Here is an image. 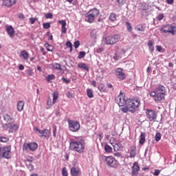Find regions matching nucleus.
I'll return each mask as SVG.
<instances>
[{
  "label": "nucleus",
  "instance_id": "f257e3e1",
  "mask_svg": "<svg viewBox=\"0 0 176 176\" xmlns=\"http://www.w3.org/2000/svg\"><path fill=\"white\" fill-rule=\"evenodd\" d=\"M116 102L119 107H123L121 108V111L124 113H127L128 112L135 113L141 105V100L140 98H135L133 99H126V98L122 95V91L120 93V95L116 98Z\"/></svg>",
  "mask_w": 176,
  "mask_h": 176
},
{
  "label": "nucleus",
  "instance_id": "f03ea898",
  "mask_svg": "<svg viewBox=\"0 0 176 176\" xmlns=\"http://www.w3.org/2000/svg\"><path fill=\"white\" fill-rule=\"evenodd\" d=\"M85 140L82 138H78L76 140H72L69 143V148L71 151L77 152L78 153H83L85 152Z\"/></svg>",
  "mask_w": 176,
  "mask_h": 176
},
{
  "label": "nucleus",
  "instance_id": "7ed1b4c3",
  "mask_svg": "<svg viewBox=\"0 0 176 176\" xmlns=\"http://www.w3.org/2000/svg\"><path fill=\"white\" fill-rule=\"evenodd\" d=\"M151 97H153L155 102H160L162 100H164L166 96V87L160 85L154 91L150 92Z\"/></svg>",
  "mask_w": 176,
  "mask_h": 176
},
{
  "label": "nucleus",
  "instance_id": "20e7f679",
  "mask_svg": "<svg viewBox=\"0 0 176 176\" xmlns=\"http://www.w3.org/2000/svg\"><path fill=\"white\" fill-rule=\"evenodd\" d=\"M98 14H100V10L97 8H94L89 10L85 15V20L87 23L91 24V23H94V20L96 17H98Z\"/></svg>",
  "mask_w": 176,
  "mask_h": 176
},
{
  "label": "nucleus",
  "instance_id": "39448f33",
  "mask_svg": "<svg viewBox=\"0 0 176 176\" xmlns=\"http://www.w3.org/2000/svg\"><path fill=\"white\" fill-rule=\"evenodd\" d=\"M102 160L109 166V167H112L113 168H118L120 164L112 156H103Z\"/></svg>",
  "mask_w": 176,
  "mask_h": 176
},
{
  "label": "nucleus",
  "instance_id": "423d86ee",
  "mask_svg": "<svg viewBox=\"0 0 176 176\" xmlns=\"http://www.w3.org/2000/svg\"><path fill=\"white\" fill-rule=\"evenodd\" d=\"M12 147L10 146L0 147V159H10Z\"/></svg>",
  "mask_w": 176,
  "mask_h": 176
},
{
  "label": "nucleus",
  "instance_id": "0eeeda50",
  "mask_svg": "<svg viewBox=\"0 0 176 176\" xmlns=\"http://www.w3.org/2000/svg\"><path fill=\"white\" fill-rule=\"evenodd\" d=\"M160 32L164 34H171V35H175L176 34V27L173 25H164L160 29Z\"/></svg>",
  "mask_w": 176,
  "mask_h": 176
},
{
  "label": "nucleus",
  "instance_id": "6e6552de",
  "mask_svg": "<svg viewBox=\"0 0 176 176\" xmlns=\"http://www.w3.org/2000/svg\"><path fill=\"white\" fill-rule=\"evenodd\" d=\"M67 123L69 124V129L73 133H76L78 130H80V124L76 120H68Z\"/></svg>",
  "mask_w": 176,
  "mask_h": 176
},
{
  "label": "nucleus",
  "instance_id": "1a4fd4ad",
  "mask_svg": "<svg viewBox=\"0 0 176 176\" xmlns=\"http://www.w3.org/2000/svg\"><path fill=\"white\" fill-rule=\"evenodd\" d=\"M145 113L148 122H156V119H157V113L156 111L147 109H146Z\"/></svg>",
  "mask_w": 176,
  "mask_h": 176
},
{
  "label": "nucleus",
  "instance_id": "9d476101",
  "mask_svg": "<svg viewBox=\"0 0 176 176\" xmlns=\"http://www.w3.org/2000/svg\"><path fill=\"white\" fill-rule=\"evenodd\" d=\"M23 151H31L32 152H35L38 149V144L36 142H31V143H24Z\"/></svg>",
  "mask_w": 176,
  "mask_h": 176
},
{
  "label": "nucleus",
  "instance_id": "9b49d317",
  "mask_svg": "<svg viewBox=\"0 0 176 176\" xmlns=\"http://www.w3.org/2000/svg\"><path fill=\"white\" fill-rule=\"evenodd\" d=\"M35 130L40 134L39 137H44L45 140H49V138H50V135H52V132L49 129L41 130L38 128H35Z\"/></svg>",
  "mask_w": 176,
  "mask_h": 176
},
{
  "label": "nucleus",
  "instance_id": "f8f14e48",
  "mask_svg": "<svg viewBox=\"0 0 176 176\" xmlns=\"http://www.w3.org/2000/svg\"><path fill=\"white\" fill-rule=\"evenodd\" d=\"M120 39V36L119 35H115L113 37L107 36L105 38L106 45H115V43L119 42Z\"/></svg>",
  "mask_w": 176,
  "mask_h": 176
},
{
  "label": "nucleus",
  "instance_id": "ddd939ff",
  "mask_svg": "<svg viewBox=\"0 0 176 176\" xmlns=\"http://www.w3.org/2000/svg\"><path fill=\"white\" fill-rule=\"evenodd\" d=\"M116 76L118 78V79H120L121 80H124L126 79V74L123 72L122 68H117L115 71Z\"/></svg>",
  "mask_w": 176,
  "mask_h": 176
},
{
  "label": "nucleus",
  "instance_id": "4468645a",
  "mask_svg": "<svg viewBox=\"0 0 176 176\" xmlns=\"http://www.w3.org/2000/svg\"><path fill=\"white\" fill-rule=\"evenodd\" d=\"M5 126H6L8 133H16L19 130V124H10L9 125L6 124Z\"/></svg>",
  "mask_w": 176,
  "mask_h": 176
},
{
  "label": "nucleus",
  "instance_id": "2eb2a0df",
  "mask_svg": "<svg viewBox=\"0 0 176 176\" xmlns=\"http://www.w3.org/2000/svg\"><path fill=\"white\" fill-rule=\"evenodd\" d=\"M16 3V0H3L2 6L6 8H11Z\"/></svg>",
  "mask_w": 176,
  "mask_h": 176
},
{
  "label": "nucleus",
  "instance_id": "dca6fc26",
  "mask_svg": "<svg viewBox=\"0 0 176 176\" xmlns=\"http://www.w3.org/2000/svg\"><path fill=\"white\" fill-rule=\"evenodd\" d=\"M58 24L61 25L62 34H67V22L64 20L58 21Z\"/></svg>",
  "mask_w": 176,
  "mask_h": 176
},
{
  "label": "nucleus",
  "instance_id": "f3484780",
  "mask_svg": "<svg viewBox=\"0 0 176 176\" xmlns=\"http://www.w3.org/2000/svg\"><path fill=\"white\" fill-rule=\"evenodd\" d=\"M138 171H140V166L138 165V162H135L132 167V175H138Z\"/></svg>",
  "mask_w": 176,
  "mask_h": 176
},
{
  "label": "nucleus",
  "instance_id": "a211bd4d",
  "mask_svg": "<svg viewBox=\"0 0 176 176\" xmlns=\"http://www.w3.org/2000/svg\"><path fill=\"white\" fill-rule=\"evenodd\" d=\"M70 173L72 176H79L80 169H79L78 167H72L70 169Z\"/></svg>",
  "mask_w": 176,
  "mask_h": 176
},
{
  "label": "nucleus",
  "instance_id": "6ab92c4d",
  "mask_svg": "<svg viewBox=\"0 0 176 176\" xmlns=\"http://www.w3.org/2000/svg\"><path fill=\"white\" fill-rule=\"evenodd\" d=\"M4 120H6V122H7V123H8V125L12 124V123H13L14 122V119H13V118L10 117V116H9L8 114H6L4 116Z\"/></svg>",
  "mask_w": 176,
  "mask_h": 176
},
{
  "label": "nucleus",
  "instance_id": "aec40b11",
  "mask_svg": "<svg viewBox=\"0 0 176 176\" xmlns=\"http://www.w3.org/2000/svg\"><path fill=\"white\" fill-rule=\"evenodd\" d=\"M7 34L11 37L14 36V28L13 26H9L6 28Z\"/></svg>",
  "mask_w": 176,
  "mask_h": 176
},
{
  "label": "nucleus",
  "instance_id": "412c9836",
  "mask_svg": "<svg viewBox=\"0 0 176 176\" xmlns=\"http://www.w3.org/2000/svg\"><path fill=\"white\" fill-rule=\"evenodd\" d=\"M145 137H146V133L144 132H141L139 140V144H140V145H144L145 143Z\"/></svg>",
  "mask_w": 176,
  "mask_h": 176
},
{
  "label": "nucleus",
  "instance_id": "4be33fe9",
  "mask_svg": "<svg viewBox=\"0 0 176 176\" xmlns=\"http://www.w3.org/2000/svg\"><path fill=\"white\" fill-rule=\"evenodd\" d=\"M109 142L113 146H118V148H120V146H122V144L119 143H116V138H111Z\"/></svg>",
  "mask_w": 176,
  "mask_h": 176
},
{
  "label": "nucleus",
  "instance_id": "5701e85b",
  "mask_svg": "<svg viewBox=\"0 0 176 176\" xmlns=\"http://www.w3.org/2000/svg\"><path fill=\"white\" fill-rule=\"evenodd\" d=\"M20 57H23V60H28V58L30 57V54L27 52L25 50H23L21 52Z\"/></svg>",
  "mask_w": 176,
  "mask_h": 176
},
{
  "label": "nucleus",
  "instance_id": "b1692460",
  "mask_svg": "<svg viewBox=\"0 0 176 176\" xmlns=\"http://www.w3.org/2000/svg\"><path fill=\"white\" fill-rule=\"evenodd\" d=\"M56 104V102L54 100H52V98H48L47 101V109H50L51 107H53Z\"/></svg>",
  "mask_w": 176,
  "mask_h": 176
},
{
  "label": "nucleus",
  "instance_id": "393cba45",
  "mask_svg": "<svg viewBox=\"0 0 176 176\" xmlns=\"http://www.w3.org/2000/svg\"><path fill=\"white\" fill-rule=\"evenodd\" d=\"M24 102H23L22 100H19L17 104V109L19 111V112H21V111H23V109H24Z\"/></svg>",
  "mask_w": 176,
  "mask_h": 176
},
{
  "label": "nucleus",
  "instance_id": "a878e982",
  "mask_svg": "<svg viewBox=\"0 0 176 176\" xmlns=\"http://www.w3.org/2000/svg\"><path fill=\"white\" fill-rule=\"evenodd\" d=\"M129 153H130L129 157H131V158L135 157V155H136L135 146L131 147Z\"/></svg>",
  "mask_w": 176,
  "mask_h": 176
},
{
  "label": "nucleus",
  "instance_id": "bb28decb",
  "mask_svg": "<svg viewBox=\"0 0 176 176\" xmlns=\"http://www.w3.org/2000/svg\"><path fill=\"white\" fill-rule=\"evenodd\" d=\"M78 68H82L85 71H89V66L86 63H80L78 65Z\"/></svg>",
  "mask_w": 176,
  "mask_h": 176
},
{
  "label": "nucleus",
  "instance_id": "cd10ccee",
  "mask_svg": "<svg viewBox=\"0 0 176 176\" xmlns=\"http://www.w3.org/2000/svg\"><path fill=\"white\" fill-rule=\"evenodd\" d=\"M104 151L107 153H112V147L108 144H105Z\"/></svg>",
  "mask_w": 176,
  "mask_h": 176
},
{
  "label": "nucleus",
  "instance_id": "c85d7f7f",
  "mask_svg": "<svg viewBox=\"0 0 176 176\" xmlns=\"http://www.w3.org/2000/svg\"><path fill=\"white\" fill-rule=\"evenodd\" d=\"M145 28H146V24L143 23L140 25V28H137V31H141L142 32H144L145 31Z\"/></svg>",
  "mask_w": 176,
  "mask_h": 176
},
{
  "label": "nucleus",
  "instance_id": "c756f323",
  "mask_svg": "<svg viewBox=\"0 0 176 176\" xmlns=\"http://www.w3.org/2000/svg\"><path fill=\"white\" fill-rule=\"evenodd\" d=\"M87 94L89 98H93V97H94V95L93 94V90L90 89H87Z\"/></svg>",
  "mask_w": 176,
  "mask_h": 176
},
{
  "label": "nucleus",
  "instance_id": "7c9ffc66",
  "mask_svg": "<svg viewBox=\"0 0 176 176\" xmlns=\"http://www.w3.org/2000/svg\"><path fill=\"white\" fill-rule=\"evenodd\" d=\"M109 20H110V21H116V14L111 13L109 17Z\"/></svg>",
  "mask_w": 176,
  "mask_h": 176
},
{
  "label": "nucleus",
  "instance_id": "2f4dec72",
  "mask_svg": "<svg viewBox=\"0 0 176 176\" xmlns=\"http://www.w3.org/2000/svg\"><path fill=\"white\" fill-rule=\"evenodd\" d=\"M53 96V100H54V102H57V100L58 98V92L57 91H54L52 94Z\"/></svg>",
  "mask_w": 176,
  "mask_h": 176
},
{
  "label": "nucleus",
  "instance_id": "473e14b6",
  "mask_svg": "<svg viewBox=\"0 0 176 176\" xmlns=\"http://www.w3.org/2000/svg\"><path fill=\"white\" fill-rule=\"evenodd\" d=\"M155 140L157 142H159V141H160V140H162V134H160V133H157L155 134Z\"/></svg>",
  "mask_w": 176,
  "mask_h": 176
},
{
  "label": "nucleus",
  "instance_id": "72a5a7b5",
  "mask_svg": "<svg viewBox=\"0 0 176 176\" xmlns=\"http://www.w3.org/2000/svg\"><path fill=\"white\" fill-rule=\"evenodd\" d=\"M52 67L53 68H54V69L61 70V65L58 63H53Z\"/></svg>",
  "mask_w": 176,
  "mask_h": 176
},
{
  "label": "nucleus",
  "instance_id": "f704fd0d",
  "mask_svg": "<svg viewBox=\"0 0 176 176\" xmlns=\"http://www.w3.org/2000/svg\"><path fill=\"white\" fill-rule=\"evenodd\" d=\"M105 50V48L104 47H99L98 48L95 49L96 53H102Z\"/></svg>",
  "mask_w": 176,
  "mask_h": 176
},
{
  "label": "nucleus",
  "instance_id": "c9c22d12",
  "mask_svg": "<svg viewBox=\"0 0 176 176\" xmlns=\"http://www.w3.org/2000/svg\"><path fill=\"white\" fill-rule=\"evenodd\" d=\"M52 133H53L54 138H56V133H57V126L56 125L52 126Z\"/></svg>",
  "mask_w": 176,
  "mask_h": 176
},
{
  "label": "nucleus",
  "instance_id": "e433bc0d",
  "mask_svg": "<svg viewBox=\"0 0 176 176\" xmlns=\"http://www.w3.org/2000/svg\"><path fill=\"white\" fill-rule=\"evenodd\" d=\"M56 78L54 74L49 75L46 77L47 82H50V80H53Z\"/></svg>",
  "mask_w": 176,
  "mask_h": 176
},
{
  "label": "nucleus",
  "instance_id": "4c0bfd02",
  "mask_svg": "<svg viewBox=\"0 0 176 176\" xmlns=\"http://www.w3.org/2000/svg\"><path fill=\"white\" fill-rule=\"evenodd\" d=\"M0 142H9V138L0 137Z\"/></svg>",
  "mask_w": 176,
  "mask_h": 176
},
{
  "label": "nucleus",
  "instance_id": "58836bf2",
  "mask_svg": "<svg viewBox=\"0 0 176 176\" xmlns=\"http://www.w3.org/2000/svg\"><path fill=\"white\" fill-rule=\"evenodd\" d=\"M126 25L127 27V30L129 32H131L133 30V28L131 27V23L130 22H126Z\"/></svg>",
  "mask_w": 176,
  "mask_h": 176
},
{
  "label": "nucleus",
  "instance_id": "ea45409f",
  "mask_svg": "<svg viewBox=\"0 0 176 176\" xmlns=\"http://www.w3.org/2000/svg\"><path fill=\"white\" fill-rule=\"evenodd\" d=\"M62 175L63 176H68V170H67V168H65V167L63 168Z\"/></svg>",
  "mask_w": 176,
  "mask_h": 176
},
{
  "label": "nucleus",
  "instance_id": "a19ab883",
  "mask_svg": "<svg viewBox=\"0 0 176 176\" xmlns=\"http://www.w3.org/2000/svg\"><path fill=\"white\" fill-rule=\"evenodd\" d=\"M85 56H86V52L84 51H81L80 52L78 58L80 59V58H83V57H85Z\"/></svg>",
  "mask_w": 176,
  "mask_h": 176
},
{
  "label": "nucleus",
  "instance_id": "79ce46f5",
  "mask_svg": "<svg viewBox=\"0 0 176 176\" xmlns=\"http://www.w3.org/2000/svg\"><path fill=\"white\" fill-rule=\"evenodd\" d=\"M26 166L28 168L29 171H32V170H34V165L31 164L26 163Z\"/></svg>",
  "mask_w": 176,
  "mask_h": 176
},
{
  "label": "nucleus",
  "instance_id": "37998d69",
  "mask_svg": "<svg viewBox=\"0 0 176 176\" xmlns=\"http://www.w3.org/2000/svg\"><path fill=\"white\" fill-rule=\"evenodd\" d=\"M43 27L45 28V30H49V28H50V23H43Z\"/></svg>",
  "mask_w": 176,
  "mask_h": 176
},
{
  "label": "nucleus",
  "instance_id": "c03bdc74",
  "mask_svg": "<svg viewBox=\"0 0 176 176\" xmlns=\"http://www.w3.org/2000/svg\"><path fill=\"white\" fill-rule=\"evenodd\" d=\"M47 47V50H48V52H53V50L54 49V47H53L52 45H47L46 46Z\"/></svg>",
  "mask_w": 176,
  "mask_h": 176
},
{
  "label": "nucleus",
  "instance_id": "a18cd8bd",
  "mask_svg": "<svg viewBox=\"0 0 176 176\" xmlns=\"http://www.w3.org/2000/svg\"><path fill=\"white\" fill-rule=\"evenodd\" d=\"M26 73L29 76H32L34 75V72H32V69H28L27 71H26Z\"/></svg>",
  "mask_w": 176,
  "mask_h": 176
},
{
  "label": "nucleus",
  "instance_id": "49530a36",
  "mask_svg": "<svg viewBox=\"0 0 176 176\" xmlns=\"http://www.w3.org/2000/svg\"><path fill=\"white\" fill-rule=\"evenodd\" d=\"M157 19L158 21H161V20H163L164 19V14H160L157 16Z\"/></svg>",
  "mask_w": 176,
  "mask_h": 176
},
{
  "label": "nucleus",
  "instance_id": "de8ad7c7",
  "mask_svg": "<svg viewBox=\"0 0 176 176\" xmlns=\"http://www.w3.org/2000/svg\"><path fill=\"white\" fill-rule=\"evenodd\" d=\"M38 18H30L31 24H35V21H37Z\"/></svg>",
  "mask_w": 176,
  "mask_h": 176
},
{
  "label": "nucleus",
  "instance_id": "09e8293b",
  "mask_svg": "<svg viewBox=\"0 0 176 176\" xmlns=\"http://www.w3.org/2000/svg\"><path fill=\"white\" fill-rule=\"evenodd\" d=\"M148 49L151 53H153V50H155V47H153V45H149Z\"/></svg>",
  "mask_w": 176,
  "mask_h": 176
},
{
  "label": "nucleus",
  "instance_id": "8fccbe9b",
  "mask_svg": "<svg viewBox=\"0 0 176 176\" xmlns=\"http://www.w3.org/2000/svg\"><path fill=\"white\" fill-rule=\"evenodd\" d=\"M46 19H53V14L52 13H47L45 15Z\"/></svg>",
  "mask_w": 176,
  "mask_h": 176
},
{
  "label": "nucleus",
  "instance_id": "3c124183",
  "mask_svg": "<svg viewBox=\"0 0 176 176\" xmlns=\"http://www.w3.org/2000/svg\"><path fill=\"white\" fill-rule=\"evenodd\" d=\"M62 80L63 82H64L65 83H69V82H71V80L69 79H67L65 77L62 78Z\"/></svg>",
  "mask_w": 176,
  "mask_h": 176
},
{
  "label": "nucleus",
  "instance_id": "603ef678",
  "mask_svg": "<svg viewBox=\"0 0 176 176\" xmlns=\"http://www.w3.org/2000/svg\"><path fill=\"white\" fill-rule=\"evenodd\" d=\"M157 52H160V53H163V48L161 46L157 45Z\"/></svg>",
  "mask_w": 176,
  "mask_h": 176
},
{
  "label": "nucleus",
  "instance_id": "864d4df0",
  "mask_svg": "<svg viewBox=\"0 0 176 176\" xmlns=\"http://www.w3.org/2000/svg\"><path fill=\"white\" fill-rule=\"evenodd\" d=\"M159 174H160V170H155L153 173V175L159 176Z\"/></svg>",
  "mask_w": 176,
  "mask_h": 176
},
{
  "label": "nucleus",
  "instance_id": "5fc2aeb1",
  "mask_svg": "<svg viewBox=\"0 0 176 176\" xmlns=\"http://www.w3.org/2000/svg\"><path fill=\"white\" fill-rule=\"evenodd\" d=\"M107 87H109V89H111V90H113V86L112 85V84L109 82L107 84Z\"/></svg>",
  "mask_w": 176,
  "mask_h": 176
},
{
  "label": "nucleus",
  "instance_id": "6e6d98bb",
  "mask_svg": "<svg viewBox=\"0 0 176 176\" xmlns=\"http://www.w3.org/2000/svg\"><path fill=\"white\" fill-rule=\"evenodd\" d=\"M166 3L168 5H173V3H174V0H166Z\"/></svg>",
  "mask_w": 176,
  "mask_h": 176
},
{
  "label": "nucleus",
  "instance_id": "4d7b16f0",
  "mask_svg": "<svg viewBox=\"0 0 176 176\" xmlns=\"http://www.w3.org/2000/svg\"><path fill=\"white\" fill-rule=\"evenodd\" d=\"M19 69L20 71L24 70V65H19Z\"/></svg>",
  "mask_w": 176,
  "mask_h": 176
},
{
  "label": "nucleus",
  "instance_id": "13d9d810",
  "mask_svg": "<svg viewBox=\"0 0 176 176\" xmlns=\"http://www.w3.org/2000/svg\"><path fill=\"white\" fill-rule=\"evenodd\" d=\"M91 85L92 86H94V87H97V82H96V80L92 81Z\"/></svg>",
  "mask_w": 176,
  "mask_h": 176
},
{
  "label": "nucleus",
  "instance_id": "bf43d9fd",
  "mask_svg": "<svg viewBox=\"0 0 176 176\" xmlns=\"http://www.w3.org/2000/svg\"><path fill=\"white\" fill-rule=\"evenodd\" d=\"M114 156H116L117 157H120V156H122V154L120 153H116L114 154Z\"/></svg>",
  "mask_w": 176,
  "mask_h": 176
},
{
  "label": "nucleus",
  "instance_id": "052dcab7",
  "mask_svg": "<svg viewBox=\"0 0 176 176\" xmlns=\"http://www.w3.org/2000/svg\"><path fill=\"white\" fill-rule=\"evenodd\" d=\"M25 162H26V164L27 163L31 164V163H32L33 160H30V159H27Z\"/></svg>",
  "mask_w": 176,
  "mask_h": 176
},
{
  "label": "nucleus",
  "instance_id": "680f3d73",
  "mask_svg": "<svg viewBox=\"0 0 176 176\" xmlns=\"http://www.w3.org/2000/svg\"><path fill=\"white\" fill-rule=\"evenodd\" d=\"M118 3H124L126 2V0H117Z\"/></svg>",
  "mask_w": 176,
  "mask_h": 176
},
{
  "label": "nucleus",
  "instance_id": "e2e57ef3",
  "mask_svg": "<svg viewBox=\"0 0 176 176\" xmlns=\"http://www.w3.org/2000/svg\"><path fill=\"white\" fill-rule=\"evenodd\" d=\"M168 67H169V68H174V65L173 64V63H169Z\"/></svg>",
  "mask_w": 176,
  "mask_h": 176
},
{
  "label": "nucleus",
  "instance_id": "0e129e2a",
  "mask_svg": "<svg viewBox=\"0 0 176 176\" xmlns=\"http://www.w3.org/2000/svg\"><path fill=\"white\" fill-rule=\"evenodd\" d=\"M67 47H69L70 52L72 50V45H67Z\"/></svg>",
  "mask_w": 176,
  "mask_h": 176
},
{
  "label": "nucleus",
  "instance_id": "69168bd1",
  "mask_svg": "<svg viewBox=\"0 0 176 176\" xmlns=\"http://www.w3.org/2000/svg\"><path fill=\"white\" fill-rule=\"evenodd\" d=\"M25 16H24V14H19V18H20V19H25Z\"/></svg>",
  "mask_w": 176,
  "mask_h": 176
},
{
  "label": "nucleus",
  "instance_id": "338daca9",
  "mask_svg": "<svg viewBox=\"0 0 176 176\" xmlns=\"http://www.w3.org/2000/svg\"><path fill=\"white\" fill-rule=\"evenodd\" d=\"M53 40V35H50L48 38V41H52Z\"/></svg>",
  "mask_w": 176,
  "mask_h": 176
},
{
  "label": "nucleus",
  "instance_id": "774afa93",
  "mask_svg": "<svg viewBox=\"0 0 176 176\" xmlns=\"http://www.w3.org/2000/svg\"><path fill=\"white\" fill-rule=\"evenodd\" d=\"M74 45H80V42L79 41H76L74 42Z\"/></svg>",
  "mask_w": 176,
  "mask_h": 176
}]
</instances>
